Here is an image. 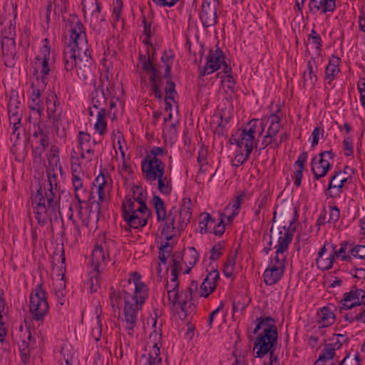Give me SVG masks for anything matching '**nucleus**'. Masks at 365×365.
Segmentation results:
<instances>
[{"label": "nucleus", "instance_id": "f257e3e1", "mask_svg": "<svg viewBox=\"0 0 365 365\" xmlns=\"http://www.w3.org/2000/svg\"><path fill=\"white\" fill-rule=\"evenodd\" d=\"M69 34L66 43L63 61L66 71L76 68L80 78L87 83L93 76L94 61L88 46L85 28L76 15H71L66 22Z\"/></svg>", "mask_w": 365, "mask_h": 365}, {"label": "nucleus", "instance_id": "f03ea898", "mask_svg": "<svg viewBox=\"0 0 365 365\" xmlns=\"http://www.w3.org/2000/svg\"><path fill=\"white\" fill-rule=\"evenodd\" d=\"M190 204V199L187 200V202H185V199H184L180 212L175 207H173L166 217L160 220V222H163L161 233L166 240H170L173 238L175 230L180 232L187 227L192 215Z\"/></svg>", "mask_w": 365, "mask_h": 365}, {"label": "nucleus", "instance_id": "7ed1b4c3", "mask_svg": "<svg viewBox=\"0 0 365 365\" xmlns=\"http://www.w3.org/2000/svg\"><path fill=\"white\" fill-rule=\"evenodd\" d=\"M147 298L132 296L128 291L124 292L125 302L123 314L125 322V329L128 334L133 336L138 322V314Z\"/></svg>", "mask_w": 365, "mask_h": 365}, {"label": "nucleus", "instance_id": "20e7f679", "mask_svg": "<svg viewBox=\"0 0 365 365\" xmlns=\"http://www.w3.org/2000/svg\"><path fill=\"white\" fill-rule=\"evenodd\" d=\"M293 222H291L288 229L284 225L283 227L284 232L279 230V232H275L274 235L278 237V244L274 247L276 248L275 256L270 266L276 267L285 269V263L287 258V252L288 251L289 245L293 239V234L295 230L294 227L292 229Z\"/></svg>", "mask_w": 365, "mask_h": 365}, {"label": "nucleus", "instance_id": "39448f33", "mask_svg": "<svg viewBox=\"0 0 365 365\" xmlns=\"http://www.w3.org/2000/svg\"><path fill=\"white\" fill-rule=\"evenodd\" d=\"M46 295L42 284H38L31 294L29 309L35 321L42 320L48 311Z\"/></svg>", "mask_w": 365, "mask_h": 365}, {"label": "nucleus", "instance_id": "423d86ee", "mask_svg": "<svg viewBox=\"0 0 365 365\" xmlns=\"http://www.w3.org/2000/svg\"><path fill=\"white\" fill-rule=\"evenodd\" d=\"M272 331H268L265 334H258L254 343L255 356L262 358L266 354H269L271 359L273 357V352L277 349V340L278 335L271 334Z\"/></svg>", "mask_w": 365, "mask_h": 365}, {"label": "nucleus", "instance_id": "0eeeda50", "mask_svg": "<svg viewBox=\"0 0 365 365\" xmlns=\"http://www.w3.org/2000/svg\"><path fill=\"white\" fill-rule=\"evenodd\" d=\"M258 119L251 120L244 128L237 139H235L237 145L240 148H245V151L252 153L255 144V134L258 128Z\"/></svg>", "mask_w": 365, "mask_h": 365}, {"label": "nucleus", "instance_id": "6e6552de", "mask_svg": "<svg viewBox=\"0 0 365 365\" xmlns=\"http://www.w3.org/2000/svg\"><path fill=\"white\" fill-rule=\"evenodd\" d=\"M319 156V160L314 157L312 160V171L316 180H319L327 174L331 168L329 161L334 158L335 154L332 150H329L320 153Z\"/></svg>", "mask_w": 365, "mask_h": 365}, {"label": "nucleus", "instance_id": "1a4fd4ad", "mask_svg": "<svg viewBox=\"0 0 365 365\" xmlns=\"http://www.w3.org/2000/svg\"><path fill=\"white\" fill-rule=\"evenodd\" d=\"M225 63V54L219 48L215 51L211 50L207 56V61L203 67H199L200 76H204L210 75L215 71H217Z\"/></svg>", "mask_w": 365, "mask_h": 365}, {"label": "nucleus", "instance_id": "9d476101", "mask_svg": "<svg viewBox=\"0 0 365 365\" xmlns=\"http://www.w3.org/2000/svg\"><path fill=\"white\" fill-rule=\"evenodd\" d=\"M150 213L147 205H142L138 206L135 211H133L130 215L124 217L123 219L130 227L139 229L147 224Z\"/></svg>", "mask_w": 365, "mask_h": 365}, {"label": "nucleus", "instance_id": "9b49d317", "mask_svg": "<svg viewBox=\"0 0 365 365\" xmlns=\"http://www.w3.org/2000/svg\"><path fill=\"white\" fill-rule=\"evenodd\" d=\"M282 118L281 110L277 109L276 112L271 113L269 116H265L260 120H259L258 128L260 127V130H258L259 135L262 134L266 124H268L267 133L277 135L282 126Z\"/></svg>", "mask_w": 365, "mask_h": 365}, {"label": "nucleus", "instance_id": "f8f14e48", "mask_svg": "<svg viewBox=\"0 0 365 365\" xmlns=\"http://www.w3.org/2000/svg\"><path fill=\"white\" fill-rule=\"evenodd\" d=\"M30 84L32 93L31 96V103L29 107L31 110L36 111L38 115L41 116L43 110L41 96L46 89V84L43 80L39 81L38 79L36 81H31Z\"/></svg>", "mask_w": 365, "mask_h": 365}, {"label": "nucleus", "instance_id": "ddd939ff", "mask_svg": "<svg viewBox=\"0 0 365 365\" xmlns=\"http://www.w3.org/2000/svg\"><path fill=\"white\" fill-rule=\"evenodd\" d=\"M218 6L219 2L203 0L200 17L204 27H210L216 24Z\"/></svg>", "mask_w": 365, "mask_h": 365}, {"label": "nucleus", "instance_id": "4468645a", "mask_svg": "<svg viewBox=\"0 0 365 365\" xmlns=\"http://www.w3.org/2000/svg\"><path fill=\"white\" fill-rule=\"evenodd\" d=\"M93 185L97 187L98 195V205L107 200L111 190V180L108 176L101 173L94 180Z\"/></svg>", "mask_w": 365, "mask_h": 365}, {"label": "nucleus", "instance_id": "2eb2a0df", "mask_svg": "<svg viewBox=\"0 0 365 365\" xmlns=\"http://www.w3.org/2000/svg\"><path fill=\"white\" fill-rule=\"evenodd\" d=\"M1 51L5 66L9 68L14 67L17 54L15 40H1Z\"/></svg>", "mask_w": 365, "mask_h": 365}, {"label": "nucleus", "instance_id": "dca6fc26", "mask_svg": "<svg viewBox=\"0 0 365 365\" xmlns=\"http://www.w3.org/2000/svg\"><path fill=\"white\" fill-rule=\"evenodd\" d=\"M33 137L38 139L37 141L38 145L32 148V154L35 160L41 161L44 151L49 145V138L47 133L41 129L35 131Z\"/></svg>", "mask_w": 365, "mask_h": 365}, {"label": "nucleus", "instance_id": "f3484780", "mask_svg": "<svg viewBox=\"0 0 365 365\" xmlns=\"http://www.w3.org/2000/svg\"><path fill=\"white\" fill-rule=\"evenodd\" d=\"M108 254L106 245H96L91 255V264L94 269L103 271V266L108 259Z\"/></svg>", "mask_w": 365, "mask_h": 365}, {"label": "nucleus", "instance_id": "a211bd4d", "mask_svg": "<svg viewBox=\"0 0 365 365\" xmlns=\"http://www.w3.org/2000/svg\"><path fill=\"white\" fill-rule=\"evenodd\" d=\"M219 278L220 273L217 270L210 272L200 287V296L207 297L212 293L216 288V284Z\"/></svg>", "mask_w": 365, "mask_h": 365}, {"label": "nucleus", "instance_id": "6ab92c4d", "mask_svg": "<svg viewBox=\"0 0 365 365\" xmlns=\"http://www.w3.org/2000/svg\"><path fill=\"white\" fill-rule=\"evenodd\" d=\"M165 165L141 163V169L145 179L149 182H154L158 178L165 174Z\"/></svg>", "mask_w": 365, "mask_h": 365}, {"label": "nucleus", "instance_id": "aec40b11", "mask_svg": "<svg viewBox=\"0 0 365 365\" xmlns=\"http://www.w3.org/2000/svg\"><path fill=\"white\" fill-rule=\"evenodd\" d=\"M257 326L254 329V334H257L259 330L262 332L259 334H265L268 331H272L271 334L277 335V329L274 319L271 317H259L256 319Z\"/></svg>", "mask_w": 365, "mask_h": 365}, {"label": "nucleus", "instance_id": "412c9836", "mask_svg": "<svg viewBox=\"0 0 365 365\" xmlns=\"http://www.w3.org/2000/svg\"><path fill=\"white\" fill-rule=\"evenodd\" d=\"M133 284L135 287L134 292L132 296L148 298V289L147 286L141 281V275L137 272L131 273L130 278L128 280V284Z\"/></svg>", "mask_w": 365, "mask_h": 365}, {"label": "nucleus", "instance_id": "4be33fe9", "mask_svg": "<svg viewBox=\"0 0 365 365\" xmlns=\"http://www.w3.org/2000/svg\"><path fill=\"white\" fill-rule=\"evenodd\" d=\"M50 59V51L48 48L47 45L46 44L44 46V51H43V57L42 58L41 62V74H38V71H36L34 73V76L30 78L31 81H36L38 80H43V82L45 83L46 86L48 83V78L47 76L49 74L51 69L48 66V61Z\"/></svg>", "mask_w": 365, "mask_h": 365}, {"label": "nucleus", "instance_id": "5701e85b", "mask_svg": "<svg viewBox=\"0 0 365 365\" xmlns=\"http://www.w3.org/2000/svg\"><path fill=\"white\" fill-rule=\"evenodd\" d=\"M145 358V365H168L167 361H163L160 356V349L157 343H154L150 348L148 356L143 354L142 359Z\"/></svg>", "mask_w": 365, "mask_h": 365}, {"label": "nucleus", "instance_id": "b1692460", "mask_svg": "<svg viewBox=\"0 0 365 365\" xmlns=\"http://www.w3.org/2000/svg\"><path fill=\"white\" fill-rule=\"evenodd\" d=\"M285 269L273 266L268 267L263 273L264 283L271 286L280 280Z\"/></svg>", "mask_w": 365, "mask_h": 365}, {"label": "nucleus", "instance_id": "393cba45", "mask_svg": "<svg viewBox=\"0 0 365 365\" xmlns=\"http://www.w3.org/2000/svg\"><path fill=\"white\" fill-rule=\"evenodd\" d=\"M46 112L48 118L52 120L53 124H56L60 119L59 114H57V108L58 106V100L55 94L48 96L46 101Z\"/></svg>", "mask_w": 365, "mask_h": 365}, {"label": "nucleus", "instance_id": "a878e982", "mask_svg": "<svg viewBox=\"0 0 365 365\" xmlns=\"http://www.w3.org/2000/svg\"><path fill=\"white\" fill-rule=\"evenodd\" d=\"M58 170L61 175L63 174V168L58 160H57L51 167L46 168V173L48 178L49 187H51V189L59 190L60 188L56 174Z\"/></svg>", "mask_w": 365, "mask_h": 365}, {"label": "nucleus", "instance_id": "bb28decb", "mask_svg": "<svg viewBox=\"0 0 365 365\" xmlns=\"http://www.w3.org/2000/svg\"><path fill=\"white\" fill-rule=\"evenodd\" d=\"M329 245V243L325 242L324 246L320 249L318 252V257L316 259V264L319 269L322 270H328L331 269L333 266V263L334 262V255L330 254L329 256L324 259L322 257L324 253L327 252V247Z\"/></svg>", "mask_w": 365, "mask_h": 365}, {"label": "nucleus", "instance_id": "cd10ccee", "mask_svg": "<svg viewBox=\"0 0 365 365\" xmlns=\"http://www.w3.org/2000/svg\"><path fill=\"white\" fill-rule=\"evenodd\" d=\"M59 190H54L49 187L48 190L45 192V200L47 202V207L48 210H51L54 215V220H58V216L56 214V210L58 209V202L60 200V197L58 196V192Z\"/></svg>", "mask_w": 365, "mask_h": 365}, {"label": "nucleus", "instance_id": "c85d7f7f", "mask_svg": "<svg viewBox=\"0 0 365 365\" xmlns=\"http://www.w3.org/2000/svg\"><path fill=\"white\" fill-rule=\"evenodd\" d=\"M92 107L96 109H104L107 103V98L103 88H95L91 94Z\"/></svg>", "mask_w": 365, "mask_h": 365}, {"label": "nucleus", "instance_id": "c756f323", "mask_svg": "<svg viewBox=\"0 0 365 365\" xmlns=\"http://www.w3.org/2000/svg\"><path fill=\"white\" fill-rule=\"evenodd\" d=\"M340 62L341 59L334 55H332L331 58L329 59V63L325 69V77L326 79L329 81V83L334 80L336 75H337L340 71Z\"/></svg>", "mask_w": 365, "mask_h": 365}, {"label": "nucleus", "instance_id": "7c9ffc66", "mask_svg": "<svg viewBox=\"0 0 365 365\" xmlns=\"http://www.w3.org/2000/svg\"><path fill=\"white\" fill-rule=\"evenodd\" d=\"M341 180L340 176L337 177L334 175L330 179L326 195L331 198L339 197L343 192Z\"/></svg>", "mask_w": 365, "mask_h": 365}, {"label": "nucleus", "instance_id": "2f4dec72", "mask_svg": "<svg viewBox=\"0 0 365 365\" xmlns=\"http://www.w3.org/2000/svg\"><path fill=\"white\" fill-rule=\"evenodd\" d=\"M179 306L181 310L185 313V317L190 314L195 309V304L192 302V294L186 289L180 294Z\"/></svg>", "mask_w": 365, "mask_h": 365}, {"label": "nucleus", "instance_id": "473e14b6", "mask_svg": "<svg viewBox=\"0 0 365 365\" xmlns=\"http://www.w3.org/2000/svg\"><path fill=\"white\" fill-rule=\"evenodd\" d=\"M307 66L308 70V76L307 75L306 72L304 73V85L309 83L312 86H314L316 82L317 81V78L316 75L317 68L316 66L315 58H311V59L307 62Z\"/></svg>", "mask_w": 365, "mask_h": 365}, {"label": "nucleus", "instance_id": "72a5a7b5", "mask_svg": "<svg viewBox=\"0 0 365 365\" xmlns=\"http://www.w3.org/2000/svg\"><path fill=\"white\" fill-rule=\"evenodd\" d=\"M319 328L331 325L335 321V316L329 307H324L318 312Z\"/></svg>", "mask_w": 365, "mask_h": 365}, {"label": "nucleus", "instance_id": "f704fd0d", "mask_svg": "<svg viewBox=\"0 0 365 365\" xmlns=\"http://www.w3.org/2000/svg\"><path fill=\"white\" fill-rule=\"evenodd\" d=\"M165 155V150L160 147H153L146 154L145 158L141 163H150L155 165H165L163 161L158 158L159 156H163Z\"/></svg>", "mask_w": 365, "mask_h": 365}, {"label": "nucleus", "instance_id": "c9c22d12", "mask_svg": "<svg viewBox=\"0 0 365 365\" xmlns=\"http://www.w3.org/2000/svg\"><path fill=\"white\" fill-rule=\"evenodd\" d=\"M317 10H322L323 13L332 12L336 8V0H311L309 8L312 7Z\"/></svg>", "mask_w": 365, "mask_h": 365}, {"label": "nucleus", "instance_id": "e433bc0d", "mask_svg": "<svg viewBox=\"0 0 365 365\" xmlns=\"http://www.w3.org/2000/svg\"><path fill=\"white\" fill-rule=\"evenodd\" d=\"M330 247L332 248L331 255H334V257H340L344 261L350 262L351 260V256L346 255V252H350V249L351 248V245L348 242H343L339 250H336V246L333 244H331Z\"/></svg>", "mask_w": 365, "mask_h": 365}, {"label": "nucleus", "instance_id": "4c0bfd02", "mask_svg": "<svg viewBox=\"0 0 365 365\" xmlns=\"http://www.w3.org/2000/svg\"><path fill=\"white\" fill-rule=\"evenodd\" d=\"M72 184L75 191V198L81 202V198L86 195V188L83 186V180L78 174H73L72 176Z\"/></svg>", "mask_w": 365, "mask_h": 365}, {"label": "nucleus", "instance_id": "58836bf2", "mask_svg": "<svg viewBox=\"0 0 365 365\" xmlns=\"http://www.w3.org/2000/svg\"><path fill=\"white\" fill-rule=\"evenodd\" d=\"M34 212L35 213V217L41 226L46 225L48 216L53 212L51 210H48V207L46 206L34 208Z\"/></svg>", "mask_w": 365, "mask_h": 365}, {"label": "nucleus", "instance_id": "ea45409f", "mask_svg": "<svg viewBox=\"0 0 365 365\" xmlns=\"http://www.w3.org/2000/svg\"><path fill=\"white\" fill-rule=\"evenodd\" d=\"M202 220L199 222L200 232L201 234H205L212 232V227L215 223V220L208 213L205 212L201 215Z\"/></svg>", "mask_w": 365, "mask_h": 365}, {"label": "nucleus", "instance_id": "a19ab883", "mask_svg": "<svg viewBox=\"0 0 365 365\" xmlns=\"http://www.w3.org/2000/svg\"><path fill=\"white\" fill-rule=\"evenodd\" d=\"M153 202L154 204L157 220L160 222L161 219L165 217L168 215L166 212L165 205L164 201L158 195H154L153 197Z\"/></svg>", "mask_w": 365, "mask_h": 365}, {"label": "nucleus", "instance_id": "79ce46f5", "mask_svg": "<svg viewBox=\"0 0 365 365\" xmlns=\"http://www.w3.org/2000/svg\"><path fill=\"white\" fill-rule=\"evenodd\" d=\"M158 189L163 195H170L172 191L171 179L165 174L157 178Z\"/></svg>", "mask_w": 365, "mask_h": 365}, {"label": "nucleus", "instance_id": "37998d69", "mask_svg": "<svg viewBox=\"0 0 365 365\" xmlns=\"http://www.w3.org/2000/svg\"><path fill=\"white\" fill-rule=\"evenodd\" d=\"M16 35V21L14 19L1 31V40H15Z\"/></svg>", "mask_w": 365, "mask_h": 365}, {"label": "nucleus", "instance_id": "c03bdc74", "mask_svg": "<svg viewBox=\"0 0 365 365\" xmlns=\"http://www.w3.org/2000/svg\"><path fill=\"white\" fill-rule=\"evenodd\" d=\"M139 62L141 64L143 71H145L146 73H150L151 75L155 74V77H157V69L154 67L153 64L150 61L149 56L148 57L145 54H140Z\"/></svg>", "mask_w": 365, "mask_h": 365}, {"label": "nucleus", "instance_id": "a18cd8bd", "mask_svg": "<svg viewBox=\"0 0 365 365\" xmlns=\"http://www.w3.org/2000/svg\"><path fill=\"white\" fill-rule=\"evenodd\" d=\"M262 147L259 148V150L266 148L269 146L271 148L277 149L279 148L278 138L277 135H272L267 133L264 136L263 140L261 143Z\"/></svg>", "mask_w": 365, "mask_h": 365}, {"label": "nucleus", "instance_id": "49530a36", "mask_svg": "<svg viewBox=\"0 0 365 365\" xmlns=\"http://www.w3.org/2000/svg\"><path fill=\"white\" fill-rule=\"evenodd\" d=\"M125 291V289L120 291L116 290L113 288L110 289V299L111 302V306L114 310L120 309V304L121 303L122 298L123 299V294Z\"/></svg>", "mask_w": 365, "mask_h": 365}, {"label": "nucleus", "instance_id": "de8ad7c7", "mask_svg": "<svg viewBox=\"0 0 365 365\" xmlns=\"http://www.w3.org/2000/svg\"><path fill=\"white\" fill-rule=\"evenodd\" d=\"M243 199H244V195L243 194L239 195L235 198V200L233 201L232 204H228L225 207V208L224 210L223 215L226 216L227 213H229L230 211H232V212H235L238 214L239 210L241 207Z\"/></svg>", "mask_w": 365, "mask_h": 365}, {"label": "nucleus", "instance_id": "09e8293b", "mask_svg": "<svg viewBox=\"0 0 365 365\" xmlns=\"http://www.w3.org/2000/svg\"><path fill=\"white\" fill-rule=\"evenodd\" d=\"M101 271H98L93 269V271L91 272V277L88 279L87 284L90 286V289L91 292H97L98 289L100 287V279H99V273Z\"/></svg>", "mask_w": 365, "mask_h": 365}, {"label": "nucleus", "instance_id": "8fccbe9b", "mask_svg": "<svg viewBox=\"0 0 365 365\" xmlns=\"http://www.w3.org/2000/svg\"><path fill=\"white\" fill-rule=\"evenodd\" d=\"M48 158V165L47 167H51L56 163L57 160L60 163L59 159V149L58 147L53 145L51 146L49 152L46 155Z\"/></svg>", "mask_w": 365, "mask_h": 365}, {"label": "nucleus", "instance_id": "3c124183", "mask_svg": "<svg viewBox=\"0 0 365 365\" xmlns=\"http://www.w3.org/2000/svg\"><path fill=\"white\" fill-rule=\"evenodd\" d=\"M185 255L186 260L185 263L188 264L191 267H193L199 258V255L195 247H188Z\"/></svg>", "mask_w": 365, "mask_h": 365}, {"label": "nucleus", "instance_id": "603ef678", "mask_svg": "<svg viewBox=\"0 0 365 365\" xmlns=\"http://www.w3.org/2000/svg\"><path fill=\"white\" fill-rule=\"evenodd\" d=\"M31 200L33 208L46 206V200L41 187L32 195Z\"/></svg>", "mask_w": 365, "mask_h": 365}, {"label": "nucleus", "instance_id": "864d4df0", "mask_svg": "<svg viewBox=\"0 0 365 365\" xmlns=\"http://www.w3.org/2000/svg\"><path fill=\"white\" fill-rule=\"evenodd\" d=\"M362 292L361 289H354L350 292H346L344 294V301H349L351 302H356V304L359 305V295Z\"/></svg>", "mask_w": 365, "mask_h": 365}, {"label": "nucleus", "instance_id": "5fc2aeb1", "mask_svg": "<svg viewBox=\"0 0 365 365\" xmlns=\"http://www.w3.org/2000/svg\"><path fill=\"white\" fill-rule=\"evenodd\" d=\"M133 198H126L125 202L123 203V217L130 215L133 211H135V203Z\"/></svg>", "mask_w": 365, "mask_h": 365}, {"label": "nucleus", "instance_id": "6e6d98bb", "mask_svg": "<svg viewBox=\"0 0 365 365\" xmlns=\"http://www.w3.org/2000/svg\"><path fill=\"white\" fill-rule=\"evenodd\" d=\"M145 199L146 197L143 187H136L133 190V200L139 204L138 206L146 205Z\"/></svg>", "mask_w": 365, "mask_h": 365}, {"label": "nucleus", "instance_id": "4d7b16f0", "mask_svg": "<svg viewBox=\"0 0 365 365\" xmlns=\"http://www.w3.org/2000/svg\"><path fill=\"white\" fill-rule=\"evenodd\" d=\"M335 350L331 344H327L319 356H323L324 361L332 359L335 356Z\"/></svg>", "mask_w": 365, "mask_h": 365}, {"label": "nucleus", "instance_id": "13d9d810", "mask_svg": "<svg viewBox=\"0 0 365 365\" xmlns=\"http://www.w3.org/2000/svg\"><path fill=\"white\" fill-rule=\"evenodd\" d=\"M222 85L226 87L231 93L235 92V81L232 75L223 76L221 77Z\"/></svg>", "mask_w": 365, "mask_h": 365}, {"label": "nucleus", "instance_id": "bf43d9fd", "mask_svg": "<svg viewBox=\"0 0 365 365\" xmlns=\"http://www.w3.org/2000/svg\"><path fill=\"white\" fill-rule=\"evenodd\" d=\"M250 154L249 150L245 151V154L242 152L237 153L232 160V165L236 167L243 165L249 159Z\"/></svg>", "mask_w": 365, "mask_h": 365}, {"label": "nucleus", "instance_id": "052dcab7", "mask_svg": "<svg viewBox=\"0 0 365 365\" xmlns=\"http://www.w3.org/2000/svg\"><path fill=\"white\" fill-rule=\"evenodd\" d=\"M224 249V247L222 243H217L213 246V247L211 249L210 252V259L211 261H215L218 259L220 256L222 255V250Z\"/></svg>", "mask_w": 365, "mask_h": 365}, {"label": "nucleus", "instance_id": "680f3d73", "mask_svg": "<svg viewBox=\"0 0 365 365\" xmlns=\"http://www.w3.org/2000/svg\"><path fill=\"white\" fill-rule=\"evenodd\" d=\"M183 259V255L182 252H174L172 255V264L170 265V269L175 268V269L181 271L182 267L180 266L181 262Z\"/></svg>", "mask_w": 365, "mask_h": 365}, {"label": "nucleus", "instance_id": "e2e57ef3", "mask_svg": "<svg viewBox=\"0 0 365 365\" xmlns=\"http://www.w3.org/2000/svg\"><path fill=\"white\" fill-rule=\"evenodd\" d=\"M223 213L220 214V221L216 222L213 225V228L212 229V232L215 235L221 236L225 230V226L224 224V219L222 218Z\"/></svg>", "mask_w": 365, "mask_h": 365}, {"label": "nucleus", "instance_id": "0e129e2a", "mask_svg": "<svg viewBox=\"0 0 365 365\" xmlns=\"http://www.w3.org/2000/svg\"><path fill=\"white\" fill-rule=\"evenodd\" d=\"M168 294V300L175 305L178 302H179L180 294H179V289L169 288V284H167Z\"/></svg>", "mask_w": 365, "mask_h": 365}, {"label": "nucleus", "instance_id": "69168bd1", "mask_svg": "<svg viewBox=\"0 0 365 365\" xmlns=\"http://www.w3.org/2000/svg\"><path fill=\"white\" fill-rule=\"evenodd\" d=\"M143 24V32L145 36H146L147 39H151V37L153 34V30L152 29V21L148 20L145 16L143 17L142 20Z\"/></svg>", "mask_w": 365, "mask_h": 365}, {"label": "nucleus", "instance_id": "338daca9", "mask_svg": "<svg viewBox=\"0 0 365 365\" xmlns=\"http://www.w3.org/2000/svg\"><path fill=\"white\" fill-rule=\"evenodd\" d=\"M350 253L352 256L360 259L365 258V246L364 245H356L350 249Z\"/></svg>", "mask_w": 365, "mask_h": 365}, {"label": "nucleus", "instance_id": "774afa93", "mask_svg": "<svg viewBox=\"0 0 365 365\" xmlns=\"http://www.w3.org/2000/svg\"><path fill=\"white\" fill-rule=\"evenodd\" d=\"M166 99L174 100L176 95L175 84L173 81H167V86L165 88Z\"/></svg>", "mask_w": 365, "mask_h": 365}]
</instances>
